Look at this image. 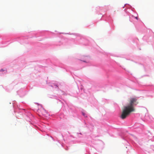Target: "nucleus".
Here are the masks:
<instances>
[{"mask_svg": "<svg viewBox=\"0 0 154 154\" xmlns=\"http://www.w3.org/2000/svg\"><path fill=\"white\" fill-rule=\"evenodd\" d=\"M138 103L136 98H131L129 100L128 104L123 107L120 116L121 118L122 119H124L128 116L131 112L134 111V106L136 105Z\"/></svg>", "mask_w": 154, "mask_h": 154, "instance_id": "1", "label": "nucleus"}, {"mask_svg": "<svg viewBox=\"0 0 154 154\" xmlns=\"http://www.w3.org/2000/svg\"><path fill=\"white\" fill-rule=\"evenodd\" d=\"M37 111L40 116L42 115L46 116L47 115V111L42 107L40 109H38Z\"/></svg>", "mask_w": 154, "mask_h": 154, "instance_id": "2", "label": "nucleus"}, {"mask_svg": "<svg viewBox=\"0 0 154 154\" xmlns=\"http://www.w3.org/2000/svg\"><path fill=\"white\" fill-rule=\"evenodd\" d=\"M6 71V72H7V70L6 69H1L0 70V71Z\"/></svg>", "mask_w": 154, "mask_h": 154, "instance_id": "3", "label": "nucleus"}, {"mask_svg": "<svg viewBox=\"0 0 154 154\" xmlns=\"http://www.w3.org/2000/svg\"><path fill=\"white\" fill-rule=\"evenodd\" d=\"M82 114H83V115L84 116H85V114L84 113H82Z\"/></svg>", "mask_w": 154, "mask_h": 154, "instance_id": "4", "label": "nucleus"}, {"mask_svg": "<svg viewBox=\"0 0 154 154\" xmlns=\"http://www.w3.org/2000/svg\"><path fill=\"white\" fill-rule=\"evenodd\" d=\"M135 18H136L137 19H138V17H135Z\"/></svg>", "mask_w": 154, "mask_h": 154, "instance_id": "5", "label": "nucleus"}]
</instances>
